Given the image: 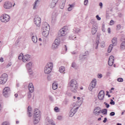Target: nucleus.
I'll use <instances>...</instances> for the list:
<instances>
[{"label": "nucleus", "mask_w": 125, "mask_h": 125, "mask_svg": "<svg viewBox=\"0 0 125 125\" xmlns=\"http://www.w3.org/2000/svg\"><path fill=\"white\" fill-rule=\"evenodd\" d=\"M69 40H72L73 41H76V39H77V37L75 36H69Z\"/></svg>", "instance_id": "nucleus-38"}, {"label": "nucleus", "mask_w": 125, "mask_h": 125, "mask_svg": "<svg viewBox=\"0 0 125 125\" xmlns=\"http://www.w3.org/2000/svg\"><path fill=\"white\" fill-rule=\"evenodd\" d=\"M31 112H32V107L31 106H28L27 108V115L29 117H31L33 116V114H32Z\"/></svg>", "instance_id": "nucleus-19"}, {"label": "nucleus", "mask_w": 125, "mask_h": 125, "mask_svg": "<svg viewBox=\"0 0 125 125\" xmlns=\"http://www.w3.org/2000/svg\"><path fill=\"white\" fill-rule=\"evenodd\" d=\"M89 53H88V51L85 52V54L83 55V56H87L89 55Z\"/></svg>", "instance_id": "nucleus-50"}, {"label": "nucleus", "mask_w": 125, "mask_h": 125, "mask_svg": "<svg viewBox=\"0 0 125 125\" xmlns=\"http://www.w3.org/2000/svg\"><path fill=\"white\" fill-rule=\"evenodd\" d=\"M65 3L64 2H61L60 4V8L61 9H63V8H64V6H65Z\"/></svg>", "instance_id": "nucleus-32"}, {"label": "nucleus", "mask_w": 125, "mask_h": 125, "mask_svg": "<svg viewBox=\"0 0 125 125\" xmlns=\"http://www.w3.org/2000/svg\"><path fill=\"white\" fill-rule=\"evenodd\" d=\"M104 104L105 105L106 108H109V107H110V104H108V103L104 102Z\"/></svg>", "instance_id": "nucleus-48"}, {"label": "nucleus", "mask_w": 125, "mask_h": 125, "mask_svg": "<svg viewBox=\"0 0 125 125\" xmlns=\"http://www.w3.org/2000/svg\"><path fill=\"white\" fill-rule=\"evenodd\" d=\"M51 71H52V69H51V68H49V67L45 66L44 68V72L46 75H48V74H50V73H51Z\"/></svg>", "instance_id": "nucleus-14"}, {"label": "nucleus", "mask_w": 125, "mask_h": 125, "mask_svg": "<svg viewBox=\"0 0 125 125\" xmlns=\"http://www.w3.org/2000/svg\"><path fill=\"white\" fill-rule=\"evenodd\" d=\"M69 7L68 8V11H71V10L74 8V4H69Z\"/></svg>", "instance_id": "nucleus-31"}, {"label": "nucleus", "mask_w": 125, "mask_h": 125, "mask_svg": "<svg viewBox=\"0 0 125 125\" xmlns=\"http://www.w3.org/2000/svg\"><path fill=\"white\" fill-rule=\"evenodd\" d=\"M82 102H80V103L79 102H76V104L74 105V106L71 109V110L73 109L74 111H76V112H77V111L78 110V109L80 108V106H81V105H82Z\"/></svg>", "instance_id": "nucleus-9"}, {"label": "nucleus", "mask_w": 125, "mask_h": 125, "mask_svg": "<svg viewBox=\"0 0 125 125\" xmlns=\"http://www.w3.org/2000/svg\"><path fill=\"white\" fill-rule=\"evenodd\" d=\"M70 89L72 92L76 93L78 90V83L75 80H71L69 83Z\"/></svg>", "instance_id": "nucleus-1"}, {"label": "nucleus", "mask_w": 125, "mask_h": 125, "mask_svg": "<svg viewBox=\"0 0 125 125\" xmlns=\"http://www.w3.org/2000/svg\"><path fill=\"white\" fill-rule=\"evenodd\" d=\"M118 42V39L116 37H114L112 39V45H113V46H116V45H117V42Z\"/></svg>", "instance_id": "nucleus-22"}, {"label": "nucleus", "mask_w": 125, "mask_h": 125, "mask_svg": "<svg viewBox=\"0 0 125 125\" xmlns=\"http://www.w3.org/2000/svg\"><path fill=\"white\" fill-rule=\"evenodd\" d=\"M42 35L43 37L46 38L49 35V30H42Z\"/></svg>", "instance_id": "nucleus-21"}, {"label": "nucleus", "mask_w": 125, "mask_h": 125, "mask_svg": "<svg viewBox=\"0 0 125 125\" xmlns=\"http://www.w3.org/2000/svg\"><path fill=\"white\" fill-rule=\"evenodd\" d=\"M39 1V0H36V1L35 2V4L33 6V9H36V6H37V2Z\"/></svg>", "instance_id": "nucleus-44"}, {"label": "nucleus", "mask_w": 125, "mask_h": 125, "mask_svg": "<svg viewBox=\"0 0 125 125\" xmlns=\"http://www.w3.org/2000/svg\"><path fill=\"white\" fill-rule=\"evenodd\" d=\"M77 113V111H76V110L74 111V109H71L70 112L69 113V117H73L74 115H75V113Z\"/></svg>", "instance_id": "nucleus-25"}, {"label": "nucleus", "mask_w": 125, "mask_h": 125, "mask_svg": "<svg viewBox=\"0 0 125 125\" xmlns=\"http://www.w3.org/2000/svg\"><path fill=\"white\" fill-rule=\"evenodd\" d=\"M113 46H114V45L111 44L108 47V48L107 50V52H108V53H110L111 51H112V49H113Z\"/></svg>", "instance_id": "nucleus-30"}, {"label": "nucleus", "mask_w": 125, "mask_h": 125, "mask_svg": "<svg viewBox=\"0 0 125 125\" xmlns=\"http://www.w3.org/2000/svg\"><path fill=\"white\" fill-rule=\"evenodd\" d=\"M114 56H110L108 60V65L109 66H113V64H114Z\"/></svg>", "instance_id": "nucleus-13"}, {"label": "nucleus", "mask_w": 125, "mask_h": 125, "mask_svg": "<svg viewBox=\"0 0 125 125\" xmlns=\"http://www.w3.org/2000/svg\"><path fill=\"white\" fill-rule=\"evenodd\" d=\"M33 117L41 118V111L38 108H35L34 111Z\"/></svg>", "instance_id": "nucleus-11"}, {"label": "nucleus", "mask_w": 125, "mask_h": 125, "mask_svg": "<svg viewBox=\"0 0 125 125\" xmlns=\"http://www.w3.org/2000/svg\"><path fill=\"white\" fill-rule=\"evenodd\" d=\"M8 77L7 74L6 73L2 74L0 77V84H4L6 82H7Z\"/></svg>", "instance_id": "nucleus-5"}, {"label": "nucleus", "mask_w": 125, "mask_h": 125, "mask_svg": "<svg viewBox=\"0 0 125 125\" xmlns=\"http://www.w3.org/2000/svg\"><path fill=\"white\" fill-rule=\"evenodd\" d=\"M52 87L53 89L55 90V89H57V88L58 87V84H57L56 82H54L52 84Z\"/></svg>", "instance_id": "nucleus-26"}, {"label": "nucleus", "mask_w": 125, "mask_h": 125, "mask_svg": "<svg viewBox=\"0 0 125 125\" xmlns=\"http://www.w3.org/2000/svg\"><path fill=\"white\" fill-rule=\"evenodd\" d=\"M95 27H94V26H93L92 28V30H91V33L92 34V35H95V34H96V32H97V25L96 24L95 25Z\"/></svg>", "instance_id": "nucleus-18"}, {"label": "nucleus", "mask_w": 125, "mask_h": 125, "mask_svg": "<svg viewBox=\"0 0 125 125\" xmlns=\"http://www.w3.org/2000/svg\"><path fill=\"white\" fill-rule=\"evenodd\" d=\"M72 54H73V55H75L76 54H78V52L77 51H73L72 52Z\"/></svg>", "instance_id": "nucleus-60"}, {"label": "nucleus", "mask_w": 125, "mask_h": 125, "mask_svg": "<svg viewBox=\"0 0 125 125\" xmlns=\"http://www.w3.org/2000/svg\"><path fill=\"white\" fill-rule=\"evenodd\" d=\"M121 24H118L117 26V30H120L121 29Z\"/></svg>", "instance_id": "nucleus-56"}, {"label": "nucleus", "mask_w": 125, "mask_h": 125, "mask_svg": "<svg viewBox=\"0 0 125 125\" xmlns=\"http://www.w3.org/2000/svg\"><path fill=\"white\" fill-rule=\"evenodd\" d=\"M99 6H101V8H102V6H103V3H102V2H100Z\"/></svg>", "instance_id": "nucleus-63"}, {"label": "nucleus", "mask_w": 125, "mask_h": 125, "mask_svg": "<svg viewBox=\"0 0 125 125\" xmlns=\"http://www.w3.org/2000/svg\"><path fill=\"white\" fill-rule=\"evenodd\" d=\"M30 87H34V85H33V83H29L28 88H29Z\"/></svg>", "instance_id": "nucleus-46"}, {"label": "nucleus", "mask_w": 125, "mask_h": 125, "mask_svg": "<svg viewBox=\"0 0 125 125\" xmlns=\"http://www.w3.org/2000/svg\"><path fill=\"white\" fill-rule=\"evenodd\" d=\"M96 18H97V20H99V21L101 20V18H100V16L98 15H97L96 16Z\"/></svg>", "instance_id": "nucleus-54"}, {"label": "nucleus", "mask_w": 125, "mask_h": 125, "mask_svg": "<svg viewBox=\"0 0 125 125\" xmlns=\"http://www.w3.org/2000/svg\"><path fill=\"white\" fill-rule=\"evenodd\" d=\"M54 111H55V112H56L57 113L59 112V108H58V107H57V106H56L54 108Z\"/></svg>", "instance_id": "nucleus-41"}, {"label": "nucleus", "mask_w": 125, "mask_h": 125, "mask_svg": "<svg viewBox=\"0 0 125 125\" xmlns=\"http://www.w3.org/2000/svg\"><path fill=\"white\" fill-rule=\"evenodd\" d=\"M102 31L103 32H105V25H103L102 28Z\"/></svg>", "instance_id": "nucleus-58"}, {"label": "nucleus", "mask_w": 125, "mask_h": 125, "mask_svg": "<svg viewBox=\"0 0 125 125\" xmlns=\"http://www.w3.org/2000/svg\"><path fill=\"white\" fill-rule=\"evenodd\" d=\"M12 7V3L9 1H6L5 2L4 4V8H6V9H9Z\"/></svg>", "instance_id": "nucleus-12"}, {"label": "nucleus", "mask_w": 125, "mask_h": 125, "mask_svg": "<svg viewBox=\"0 0 125 125\" xmlns=\"http://www.w3.org/2000/svg\"><path fill=\"white\" fill-rule=\"evenodd\" d=\"M107 122V118H104V121H103V123H106Z\"/></svg>", "instance_id": "nucleus-64"}, {"label": "nucleus", "mask_w": 125, "mask_h": 125, "mask_svg": "<svg viewBox=\"0 0 125 125\" xmlns=\"http://www.w3.org/2000/svg\"><path fill=\"white\" fill-rule=\"evenodd\" d=\"M62 119H63V117H62V116H58V117H57V119H58V120H61Z\"/></svg>", "instance_id": "nucleus-57"}, {"label": "nucleus", "mask_w": 125, "mask_h": 125, "mask_svg": "<svg viewBox=\"0 0 125 125\" xmlns=\"http://www.w3.org/2000/svg\"><path fill=\"white\" fill-rule=\"evenodd\" d=\"M29 92H31V93H33L34 92V87H32L30 88H28Z\"/></svg>", "instance_id": "nucleus-40"}, {"label": "nucleus", "mask_w": 125, "mask_h": 125, "mask_svg": "<svg viewBox=\"0 0 125 125\" xmlns=\"http://www.w3.org/2000/svg\"><path fill=\"white\" fill-rule=\"evenodd\" d=\"M105 95L104 92L103 90H101L99 93L98 98L99 100H103L104 99V96Z\"/></svg>", "instance_id": "nucleus-10"}, {"label": "nucleus", "mask_w": 125, "mask_h": 125, "mask_svg": "<svg viewBox=\"0 0 125 125\" xmlns=\"http://www.w3.org/2000/svg\"><path fill=\"white\" fill-rule=\"evenodd\" d=\"M28 70V73H29V74L30 75V76H33V70H32V69H27Z\"/></svg>", "instance_id": "nucleus-37"}, {"label": "nucleus", "mask_w": 125, "mask_h": 125, "mask_svg": "<svg viewBox=\"0 0 125 125\" xmlns=\"http://www.w3.org/2000/svg\"><path fill=\"white\" fill-rule=\"evenodd\" d=\"M32 64H33V63L32 62H29L26 64V66L27 70L32 69Z\"/></svg>", "instance_id": "nucleus-24"}, {"label": "nucleus", "mask_w": 125, "mask_h": 125, "mask_svg": "<svg viewBox=\"0 0 125 125\" xmlns=\"http://www.w3.org/2000/svg\"><path fill=\"white\" fill-rule=\"evenodd\" d=\"M73 31L74 32V33H78L80 32V31H81V29H80V28H74L73 29Z\"/></svg>", "instance_id": "nucleus-34"}, {"label": "nucleus", "mask_w": 125, "mask_h": 125, "mask_svg": "<svg viewBox=\"0 0 125 125\" xmlns=\"http://www.w3.org/2000/svg\"><path fill=\"white\" fill-rule=\"evenodd\" d=\"M107 109H104L101 110V113H102V114H104V115H107Z\"/></svg>", "instance_id": "nucleus-35"}, {"label": "nucleus", "mask_w": 125, "mask_h": 125, "mask_svg": "<svg viewBox=\"0 0 125 125\" xmlns=\"http://www.w3.org/2000/svg\"><path fill=\"white\" fill-rule=\"evenodd\" d=\"M61 42V41L60 40V38L56 39L54 42L52 44V49H57V48H58V46H59V44H60Z\"/></svg>", "instance_id": "nucleus-4"}, {"label": "nucleus", "mask_w": 125, "mask_h": 125, "mask_svg": "<svg viewBox=\"0 0 125 125\" xmlns=\"http://www.w3.org/2000/svg\"><path fill=\"white\" fill-rule=\"evenodd\" d=\"M71 67H72V68H76V67H77V64L75 62H72Z\"/></svg>", "instance_id": "nucleus-42"}, {"label": "nucleus", "mask_w": 125, "mask_h": 125, "mask_svg": "<svg viewBox=\"0 0 125 125\" xmlns=\"http://www.w3.org/2000/svg\"><path fill=\"white\" fill-rule=\"evenodd\" d=\"M30 58L31 56L29 55H25V56H23V62H27V61H29Z\"/></svg>", "instance_id": "nucleus-17"}, {"label": "nucleus", "mask_w": 125, "mask_h": 125, "mask_svg": "<svg viewBox=\"0 0 125 125\" xmlns=\"http://www.w3.org/2000/svg\"><path fill=\"white\" fill-rule=\"evenodd\" d=\"M27 96H28V98H29V99H30L31 98V97H32V94H31V92H28L27 94Z\"/></svg>", "instance_id": "nucleus-45"}, {"label": "nucleus", "mask_w": 125, "mask_h": 125, "mask_svg": "<svg viewBox=\"0 0 125 125\" xmlns=\"http://www.w3.org/2000/svg\"><path fill=\"white\" fill-rule=\"evenodd\" d=\"M77 99L78 101L77 102H79V103H80V102H83L82 101H80V100L81 99L80 97H77Z\"/></svg>", "instance_id": "nucleus-59"}, {"label": "nucleus", "mask_w": 125, "mask_h": 125, "mask_svg": "<svg viewBox=\"0 0 125 125\" xmlns=\"http://www.w3.org/2000/svg\"><path fill=\"white\" fill-rule=\"evenodd\" d=\"M110 104L111 105H115V101H114L113 99H111Z\"/></svg>", "instance_id": "nucleus-43"}, {"label": "nucleus", "mask_w": 125, "mask_h": 125, "mask_svg": "<svg viewBox=\"0 0 125 125\" xmlns=\"http://www.w3.org/2000/svg\"><path fill=\"white\" fill-rule=\"evenodd\" d=\"M40 120H41V117L33 116V124H34V125H37V124H39Z\"/></svg>", "instance_id": "nucleus-16"}, {"label": "nucleus", "mask_w": 125, "mask_h": 125, "mask_svg": "<svg viewBox=\"0 0 125 125\" xmlns=\"http://www.w3.org/2000/svg\"><path fill=\"white\" fill-rule=\"evenodd\" d=\"M42 31H47L50 30V27H49V25L46 22H44L42 24Z\"/></svg>", "instance_id": "nucleus-8"}, {"label": "nucleus", "mask_w": 125, "mask_h": 125, "mask_svg": "<svg viewBox=\"0 0 125 125\" xmlns=\"http://www.w3.org/2000/svg\"><path fill=\"white\" fill-rule=\"evenodd\" d=\"M32 40L34 43H37V42H38V38L37 37V36L36 35L32 34Z\"/></svg>", "instance_id": "nucleus-20"}, {"label": "nucleus", "mask_w": 125, "mask_h": 125, "mask_svg": "<svg viewBox=\"0 0 125 125\" xmlns=\"http://www.w3.org/2000/svg\"><path fill=\"white\" fill-rule=\"evenodd\" d=\"M10 20V16L7 14H3L0 17V21L3 23H7Z\"/></svg>", "instance_id": "nucleus-3"}, {"label": "nucleus", "mask_w": 125, "mask_h": 125, "mask_svg": "<svg viewBox=\"0 0 125 125\" xmlns=\"http://www.w3.org/2000/svg\"><path fill=\"white\" fill-rule=\"evenodd\" d=\"M90 85H91L92 87L94 88V87L96 86V80H93L90 84Z\"/></svg>", "instance_id": "nucleus-27"}, {"label": "nucleus", "mask_w": 125, "mask_h": 125, "mask_svg": "<svg viewBox=\"0 0 125 125\" xmlns=\"http://www.w3.org/2000/svg\"><path fill=\"white\" fill-rule=\"evenodd\" d=\"M34 22L35 25H36V26L38 27V28H40V27H41V23L42 21L41 20V18L39 17V16H36L35 17L34 19Z\"/></svg>", "instance_id": "nucleus-7"}, {"label": "nucleus", "mask_w": 125, "mask_h": 125, "mask_svg": "<svg viewBox=\"0 0 125 125\" xmlns=\"http://www.w3.org/2000/svg\"><path fill=\"white\" fill-rule=\"evenodd\" d=\"M1 125H9L8 123L7 122H4L3 123H2Z\"/></svg>", "instance_id": "nucleus-55"}, {"label": "nucleus", "mask_w": 125, "mask_h": 125, "mask_svg": "<svg viewBox=\"0 0 125 125\" xmlns=\"http://www.w3.org/2000/svg\"><path fill=\"white\" fill-rule=\"evenodd\" d=\"M107 32H108V34H111V28H108L107 29Z\"/></svg>", "instance_id": "nucleus-62"}, {"label": "nucleus", "mask_w": 125, "mask_h": 125, "mask_svg": "<svg viewBox=\"0 0 125 125\" xmlns=\"http://www.w3.org/2000/svg\"><path fill=\"white\" fill-rule=\"evenodd\" d=\"M59 72L61 73H64V72H65V67L63 66H61L59 68Z\"/></svg>", "instance_id": "nucleus-28"}, {"label": "nucleus", "mask_w": 125, "mask_h": 125, "mask_svg": "<svg viewBox=\"0 0 125 125\" xmlns=\"http://www.w3.org/2000/svg\"><path fill=\"white\" fill-rule=\"evenodd\" d=\"M110 24L111 25H114V21H113V20L110 21Z\"/></svg>", "instance_id": "nucleus-61"}, {"label": "nucleus", "mask_w": 125, "mask_h": 125, "mask_svg": "<svg viewBox=\"0 0 125 125\" xmlns=\"http://www.w3.org/2000/svg\"><path fill=\"white\" fill-rule=\"evenodd\" d=\"M97 77H98V78L99 79H101V78H102V77H103V75H102V74H99L98 75Z\"/></svg>", "instance_id": "nucleus-52"}, {"label": "nucleus", "mask_w": 125, "mask_h": 125, "mask_svg": "<svg viewBox=\"0 0 125 125\" xmlns=\"http://www.w3.org/2000/svg\"><path fill=\"white\" fill-rule=\"evenodd\" d=\"M101 112V110L98 111L97 109H95L94 111V113H95V115H96V116L99 115V114H100Z\"/></svg>", "instance_id": "nucleus-33"}, {"label": "nucleus", "mask_w": 125, "mask_h": 125, "mask_svg": "<svg viewBox=\"0 0 125 125\" xmlns=\"http://www.w3.org/2000/svg\"><path fill=\"white\" fill-rule=\"evenodd\" d=\"M109 116H110V117H113V116H115V112H110V113L109 114Z\"/></svg>", "instance_id": "nucleus-51"}, {"label": "nucleus", "mask_w": 125, "mask_h": 125, "mask_svg": "<svg viewBox=\"0 0 125 125\" xmlns=\"http://www.w3.org/2000/svg\"><path fill=\"white\" fill-rule=\"evenodd\" d=\"M19 60H22L23 62V59H24V55H23V54H21L19 56Z\"/></svg>", "instance_id": "nucleus-36"}, {"label": "nucleus", "mask_w": 125, "mask_h": 125, "mask_svg": "<svg viewBox=\"0 0 125 125\" xmlns=\"http://www.w3.org/2000/svg\"><path fill=\"white\" fill-rule=\"evenodd\" d=\"M59 0H53L52 2L50 4V7L51 8H54L55 7V6L56 5V4L58 2Z\"/></svg>", "instance_id": "nucleus-15"}, {"label": "nucleus", "mask_w": 125, "mask_h": 125, "mask_svg": "<svg viewBox=\"0 0 125 125\" xmlns=\"http://www.w3.org/2000/svg\"><path fill=\"white\" fill-rule=\"evenodd\" d=\"M88 2V0H84V5H87Z\"/></svg>", "instance_id": "nucleus-53"}, {"label": "nucleus", "mask_w": 125, "mask_h": 125, "mask_svg": "<svg viewBox=\"0 0 125 125\" xmlns=\"http://www.w3.org/2000/svg\"><path fill=\"white\" fill-rule=\"evenodd\" d=\"M93 88H93V87L91 85H89V86L88 87V89H89V90H90V91H92V89H93Z\"/></svg>", "instance_id": "nucleus-47"}, {"label": "nucleus", "mask_w": 125, "mask_h": 125, "mask_svg": "<svg viewBox=\"0 0 125 125\" xmlns=\"http://www.w3.org/2000/svg\"><path fill=\"white\" fill-rule=\"evenodd\" d=\"M121 49L124 50L125 49V41L123 42L121 44Z\"/></svg>", "instance_id": "nucleus-29"}, {"label": "nucleus", "mask_w": 125, "mask_h": 125, "mask_svg": "<svg viewBox=\"0 0 125 125\" xmlns=\"http://www.w3.org/2000/svg\"><path fill=\"white\" fill-rule=\"evenodd\" d=\"M45 67L49 68L50 69H51L52 70V68H53V63H52V62H48L45 66Z\"/></svg>", "instance_id": "nucleus-23"}, {"label": "nucleus", "mask_w": 125, "mask_h": 125, "mask_svg": "<svg viewBox=\"0 0 125 125\" xmlns=\"http://www.w3.org/2000/svg\"><path fill=\"white\" fill-rule=\"evenodd\" d=\"M85 57H84V56H83V55L82 56L80 57V59H81V60H84V59H85Z\"/></svg>", "instance_id": "nucleus-49"}, {"label": "nucleus", "mask_w": 125, "mask_h": 125, "mask_svg": "<svg viewBox=\"0 0 125 125\" xmlns=\"http://www.w3.org/2000/svg\"><path fill=\"white\" fill-rule=\"evenodd\" d=\"M117 82H119V83H123L124 82V79L122 78H119L117 79Z\"/></svg>", "instance_id": "nucleus-39"}, {"label": "nucleus", "mask_w": 125, "mask_h": 125, "mask_svg": "<svg viewBox=\"0 0 125 125\" xmlns=\"http://www.w3.org/2000/svg\"><path fill=\"white\" fill-rule=\"evenodd\" d=\"M10 88L6 87L3 90V95L4 97H8L10 95Z\"/></svg>", "instance_id": "nucleus-6"}, {"label": "nucleus", "mask_w": 125, "mask_h": 125, "mask_svg": "<svg viewBox=\"0 0 125 125\" xmlns=\"http://www.w3.org/2000/svg\"><path fill=\"white\" fill-rule=\"evenodd\" d=\"M67 31H68V28L67 27H63L58 32V37L60 39H61V37H64V36H66L67 34Z\"/></svg>", "instance_id": "nucleus-2"}]
</instances>
